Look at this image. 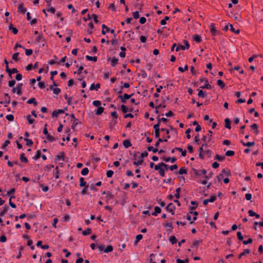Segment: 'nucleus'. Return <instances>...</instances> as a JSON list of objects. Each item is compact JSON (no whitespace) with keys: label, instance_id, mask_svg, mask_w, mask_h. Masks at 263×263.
<instances>
[{"label":"nucleus","instance_id":"1","mask_svg":"<svg viewBox=\"0 0 263 263\" xmlns=\"http://www.w3.org/2000/svg\"><path fill=\"white\" fill-rule=\"evenodd\" d=\"M209 132L210 133V137L207 139L206 135L203 136L202 140L204 144H203L202 146L200 147L198 149L199 152V157L202 159H203V154H202L203 152H204L203 147H205V148L208 147V143L211 140V137L212 136V132L209 130Z\"/></svg>","mask_w":263,"mask_h":263},{"label":"nucleus","instance_id":"2","mask_svg":"<svg viewBox=\"0 0 263 263\" xmlns=\"http://www.w3.org/2000/svg\"><path fill=\"white\" fill-rule=\"evenodd\" d=\"M157 123L154 125V129H155V136L157 138H160V128L159 127L161 124V121H163L164 123H165L167 122V119L165 118H159L158 116L157 118Z\"/></svg>","mask_w":263,"mask_h":263},{"label":"nucleus","instance_id":"3","mask_svg":"<svg viewBox=\"0 0 263 263\" xmlns=\"http://www.w3.org/2000/svg\"><path fill=\"white\" fill-rule=\"evenodd\" d=\"M184 45L178 44V46L176 48V51H178L180 49L184 50L185 49H188L190 47V44L187 40H184Z\"/></svg>","mask_w":263,"mask_h":263},{"label":"nucleus","instance_id":"4","mask_svg":"<svg viewBox=\"0 0 263 263\" xmlns=\"http://www.w3.org/2000/svg\"><path fill=\"white\" fill-rule=\"evenodd\" d=\"M23 84L18 83L16 87H13L12 88V91L13 93L16 92V93L21 96L22 95V89Z\"/></svg>","mask_w":263,"mask_h":263},{"label":"nucleus","instance_id":"5","mask_svg":"<svg viewBox=\"0 0 263 263\" xmlns=\"http://www.w3.org/2000/svg\"><path fill=\"white\" fill-rule=\"evenodd\" d=\"M200 82H204L206 83V84H205L204 86H200V88L202 89H211L212 88L211 85L209 84L208 80L205 78H200Z\"/></svg>","mask_w":263,"mask_h":263},{"label":"nucleus","instance_id":"6","mask_svg":"<svg viewBox=\"0 0 263 263\" xmlns=\"http://www.w3.org/2000/svg\"><path fill=\"white\" fill-rule=\"evenodd\" d=\"M154 168L155 170L158 171L161 176L164 177L165 176L164 169L159 165V163L158 165H155Z\"/></svg>","mask_w":263,"mask_h":263},{"label":"nucleus","instance_id":"7","mask_svg":"<svg viewBox=\"0 0 263 263\" xmlns=\"http://www.w3.org/2000/svg\"><path fill=\"white\" fill-rule=\"evenodd\" d=\"M166 210L169 212H171L172 215H174L175 214V205L172 203H169L166 207L165 208Z\"/></svg>","mask_w":263,"mask_h":263},{"label":"nucleus","instance_id":"8","mask_svg":"<svg viewBox=\"0 0 263 263\" xmlns=\"http://www.w3.org/2000/svg\"><path fill=\"white\" fill-rule=\"evenodd\" d=\"M133 95V93L131 95H128L125 93L123 96H119L118 97L120 99L121 102L124 103L126 100L129 99Z\"/></svg>","mask_w":263,"mask_h":263},{"label":"nucleus","instance_id":"9","mask_svg":"<svg viewBox=\"0 0 263 263\" xmlns=\"http://www.w3.org/2000/svg\"><path fill=\"white\" fill-rule=\"evenodd\" d=\"M10 97L9 96L8 93H5V101L4 102H1V104L4 103L5 104V106H7V104L10 103Z\"/></svg>","mask_w":263,"mask_h":263},{"label":"nucleus","instance_id":"10","mask_svg":"<svg viewBox=\"0 0 263 263\" xmlns=\"http://www.w3.org/2000/svg\"><path fill=\"white\" fill-rule=\"evenodd\" d=\"M35 41L37 43H43V46L44 45V44L43 43L44 42V38L43 36V34H41L37 36Z\"/></svg>","mask_w":263,"mask_h":263},{"label":"nucleus","instance_id":"11","mask_svg":"<svg viewBox=\"0 0 263 263\" xmlns=\"http://www.w3.org/2000/svg\"><path fill=\"white\" fill-rule=\"evenodd\" d=\"M18 11L21 13L25 14L26 11V9L24 7L23 4H20L18 6Z\"/></svg>","mask_w":263,"mask_h":263},{"label":"nucleus","instance_id":"12","mask_svg":"<svg viewBox=\"0 0 263 263\" xmlns=\"http://www.w3.org/2000/svg\"><path fill=\"white\" fill-rule=\"evenodd\" d=\"M202 154H203V158H204L205 156L208 158H210L211 156L212 152L209 149H206L204 150V152H203Z\"/></svg>","mask_w":263,"mask_h":263},{"label":"nucleus","instance_id":"13","mask_svg":"<svg viewBox=\"0 0 263 263\" xmlns=\"http://www.w3.org/2000/svg\"><path fill=\"white\" fill-rule=\"evenodd\" d=\"M100 88V83H97L96 85H95L94 83H92L90 87V90H97L99 88Z\"/></svg>","mask_w":263,"mask_h":263},{"label":"nucleus","instance_id":"14","mask_svg":"<svg viewBox=\"0 0 263 263\" xmlns=\"http://www.w3.org/2000/svg\"><path fill=\"white\" fill-rule=\"evenodd\" d=\"M193 39L196 43H200L201 42V39L199 35L194 34L193 36Z\"/></svg>","mask_w":263,"mask_h":263},{"label":"nucleus","instance_id":"15","mask_svg":"<svg viewBox=\"0 0 263 263\" xmlns=\"http://www.w3.org/2000/svg\"><path fill=\"white\" fill-rule=\"evenodd\" d=\"M102 30L101 31L102 34H105L107 32L109 31V28L107 27L105 24L102 25Z\"/></svg>","mask_w":263,"mask_h":263},{"label":"nucleus","instance_id":"16","mask_svg":"<svg viewBox=\"0 0 263 263\" xmlns=\"http://www.w3.org/2000/svg\"><path fill=\"white\" fill-rule=\"evenodd\" d=\"M123 144L125 148H128L132 146V144L129 140H125L123 142Z\"/></svg>","mask_w":263,"mask_h":263},{"label":"nucleus","instance_id":"17","mask_svg":"<svg viewBox=\"0 0 263 263\" xmlns=\"http://www.w3.org/2000/svg\"><path fill=\"white\" fill-rule=\"evenodd\" d=\"M210 31L212 33L213 35L216 34L217 31L216 30V28L215 27V25L214 24H211L210 26Z\"/></svg>","mask_w":263,"mask_h":263},{"label":"nucleus","instance_id":"18","mask_svg":"<svg viewBox=\"0 0 263 263\" xmlns=\"http://www.w3.org/2000/svg\"><path fill=\"white\" fill-rule=\"evenodd\" d=\"M110 62H111V65L112 67H114L118 64V59H117L115 57H114L110 60Z\"/></svg>","mask_w":263,"mask_h":263},{"label":"nucleus","instance_id":"19","mask_svg":"<svg viewBox=\"0 0 263 263\" xmlns=\"http://www.w3.org/2000/svg\"><path fill=\"white\" fill-rule=\"evenodd\" d=\"M198 96L199 97L204 98L206 97V93L205 91H203L202 90H199V89H198Z\"/></svg>","mask_w":263,"mask_h":263},{"label":"nucleus","instance_id":"20","mask_svg":"<svg viewBox=\"0 0 263 263\" xmlns=\"http://www.w3.org/2000/svg\"><path fill=\"white\" fill-rule=\"evenodd\" d=\"M251 128L252 129H254L255 130L254 133L256 135H257L259 133L258 129V125L256 123H254L251 126Z\"/></svg>","mask_w":263,"mask_h":263},{"label":"nucleus","instance_id":"21","mask_svg":"<svg viewBox=\"0 0 263 263\" xmlns=\"http://www.w3.org/2000/svg\"><path fill=\"white\" fill-rule=\"evenodd\" d=\"M161 210L159 206H155V212L152 213V215L157 216L158 214L161 213Z\"/></svg>","mask_w":263,"mask_h":263},{"label":"nucleus","instance_id":"22","mask_svg":"<svg viewBox=\"0 0 263 263\" xmlns=\"http://www.w3.org/2000/svg\"><path fill=\"white\" fill-rule=\"evenodd\" d=\"M9 30H11L13 34H16L18 32V30L15 28L13 27L12 24H10L9 26Z\"/></svg>","mask_w":263,"mask_h":263},{"label":"nucleus","instance_id":"23","mask_svg":"<svg viewBox=\"0 0 263 263\" xmlns=\"http://www.w3.org/2000/svg\"><path fill=\"white\" fill-rule=\"evenodd\" d=\"M104 110V107H99L98 109L96 110V114L97 115H100L102 114Z\"/></svg>","mask_w":263,"mask_h":263},{"label":"nucleus","instance_id":"24","mask_svg":"<svg viewBox=\"0 0 263 263\" xmlns=\"http://www.w3.org/2000/svg\"><path fill=\"white\" fill-rule=\"evenodd\" d=\"M20 160L21 162L27 163L28 162V159L25 156V154L24 153H22L20 155Z\"/></svg>","mask_w":263,"mask_h":263},{"label":"nucleus","instance_id":"25","mask_svg":"<svg viewBox=\"0 0 263 263\" xmlns=\"http://www.w3.org/2000/svg\"><path fill=\"white\" fill-rule=\"evenodd\" d=\"M9 206L7 205H5L3 211L0 213V216H3L8 211Z\"/></svg>","mask_w":263,"mask_h":263},{"label":"nucleus","instance_id":"26","mask_svg":"<svg viewBox=\"0 0 263 263\" xmlns=\"http://www.w3.org/2000/svg\"><path fill=\"white\" fill-rule=\"evenodd\" d=\"M163 141L167 142V139H162L161 138H158V141H157V142L155 144V146H156V147H157L159 145L160 143L162 142Z\"/></svg>","mask_w":263,"mask_h":263},{"label":"nucleus","instance_id":"27","mask_svg":"<svg viewBox=\"0 0 263 263\" xmlns=\"http://www.w3.org/2000/svg\"><path fill=\"white\" fill-rule=\"evenodd\" d=\"M229 27H230V30L233 32H234L236 34H239V32H240V30L239 29H237V30H235V29L233 27V25L232 24H229Z\"/></svg>","mask_w":263,"mask_h":263},{"label":"nucleus","instance_id":"28","mask_svg":"<svg viewBox=\"0 0 263 263\" xmlns=\"http://www.w3.org/2000/svg\"><path fill=\"white\" fill-rule=\"evenodd\" d=\"M241 143H242V144L244 146H248V147L252 146L254 145V144H255V142H247V143H245L242 141H241Z\"/></svg>","mask_w":263,"mask_h":263},{"label":"nucleus","instance_id":"29","mask_svg":"<svg viewBox=\"0 0 263 263\" xmlns=\"http://www.w3.org/2000/svg\"><path fill=\"white\" fill-rule=\"evenodd\" d=\"M224 122H225V123H226V124H225L226 128H228V129H230L231 128V125H230L231 121H230V120L228 118H226L224 120Z\"/></svg>","mask_w":263,"mask_h":263},{"label":"nucleus","instance_id":"30","mask_svg":"<svg viewBox=\"0 0 263 263\" xmlns=\"http://www.w3.org/2000/svg\"><path fill=\"white\" fill-rule=\"evenodd\" d=\"M86 59L88 61L96 62L97 61V57H90L89 55H86Z\"/></svg>","mask_w":263,"mask_h":263},{"label":"nucleus","instance_id":"31","mask_svg":"<svg viewBox=\"0 0 263 263\" xmlns=\"http://www.w3.org/2000/svg\"><path fill=\"white\" fill-rule=\"evenodd\" d=\"M114 196L110 192H107L106 196V200L108 201L114 198Z\"/></svg>","mask_w":263,"mask_h":263},{"label":"nucleus","instance_id":"32","mask_svg":"<svg viewBox=\"0 0 263 263\" xmlns=\"http://www.w3.org/2000/svg\"><path fill=\"white\" fill-rule=\"evenodd\" d=\"M175 149L181 153L182 156L185 157L186 156V150L183 151L182 149V148H181V147H176V148H175Z\"/></svg>","mask_w":263,"mask_h":263},{"label":"nucleus","instance_id":"33","mask_svg":"<svg viewBox=\"0 0 263 263\" xmlns=\"http://www.w3.org/2000/svg\"><path fill=\"white\" fill-rule=\"evenodd\" d=\"M112 250H113L112 247L110 245H108L106 247V248L104 249V251L105 253H109V252H112Z\"/></svg>","mask_w":263,"mask_h":263},{"label":"nucleus","instance_id":"34","mask_svg":"<svg viewBox=\"0 0 263 263\" xmlns=\"http://www.w3.org/2000/svg\"><path fill=\"white\" fill-rule=\"evenodd\" d=\"M147 150L148 151H152L154 153H156L158 152V149L157 147H154L152 146H149L147 147Z\"/></svg>","mask_w":263,"mask_h":263},{"label":"nucleus","instance_id":"35","mask_svg":"<svg viewBox=\"0 0 263 263\" xmlns=\"http://www.w3.org/2000/svg\"><path fill=\"white\" fill-rule=\"evenodd\" d=\"M64 155H65V154L64 152H61L60 154V155L57 156L56 157V160H58V161H60L61 160H64Z\"/></svg>","mask_w":263,"mask_h":263},{"label":"nucleus","instance_id":"36","mask_svg":"<svg viewBox=\"0 0 263 263\" xmlns=\"http://www.w3.org/2000/svg\"><path fill=\"white\" fill-rule=\"evenodd\" d=\"M250 252V250L249 249L244 250L242 252H241L239 255V258H241V257L247 254H249Z\"/></svg>","mask_w":263,"mask_h":263},{"label":"nucleus","instance_id":"37","mask_svg":"<svg viewBox=\"0 0 263 263\" xmlns=\"http://www.w3.org/2000/svg\"><path fill=\"white\" fill-rule=\"evenodd\" d=\"M163 160L165 161V162H167L169 161H171L172 163H174L176 161V159L175 157H172V158H163Z\"/></svg>","mask_w":263,"mask_h":263},{"label":"nucleus","instance_id":"38","mask_svg":"<svg viewBox=\"0 0 263 263\" xmlns=\"http://www.w3.org/2000/svg\"><path fill=\"white\" fill-rule=\"evenodd\" d=\"M27 103H28V104L33 103L35 106H36L37 105V102L35 101V99L34 98H32L29 99L27 101Z\"/></svg>","mask_w":263,"mask_h":263},{"label":"nucleus","instance_id":"39","mask_svg":"<svg viewBox=\"0 0 263 263\" xmlns=\"http://www.w3.org/2000/svg\"><path fill=\"white\" fill-rule=\"evenodd\" d=\"M224 159L225 157L223 156L216 155L215 157V159L219 161H222Z\"/></svg>","mask_w":263,"mask_h":263},{"label":"nucleus","instance_id":"40","mask_svg":"<svg viewBox=\"0 0 263 263\" xmlns=\"http://www.w3.org/2000/svg\"><path fill=\"white\" fill-rule=\"evenodd\" d=\"M143 238V235L142 234H138L136 236V239L135 241L134 244L136 245L140 240H141Z\"/></svg>","mask_w":263,"mask_h":263},{"label":"nucleus","instance_id":"41","mask_svg":"<svg viewBox=\"0 0 263 263\" xmlns=\"http://www.w3.org/2000/svg\"><path fill=\"white\" fill-rule=\"evenodd\" d=\"M24 140L25 141H26V145H28V146H31L33 144V141H32V140L31 139H28L27 138H24Z\"/></svg>","mask_w":263,"mask_h":263},{"label":"nucleus","instance_id":"42","mask_svg":"<svg viewBox=\"0 0 263 263\" xmlns=\"http://www.w3.org/2000/svg\"><path fill=\"white\" fill-rule=\"evenodd\" d=\"M143 162V159L142 158H141L139 157V159L137 161L134 162V164L136 165H141Z\"/></svg>","mask_w":263,"mask_h":263},{"label":"nucleus","instance_id":"43","mask_svg":"<svg viewBox=\"0 0 263 263\" xmlns=\"http://www.w3.org/2000/svg\"><path fill=\"white\" fill-rule=\"evenodd\" d=\"M80 186H85L86 185V182L84 181V179L83 177L80 178Z\"/></svg>","mask_w":263,"mask_h":263},{"label":"nucleus","instance_id":"44","mask_svg":"<svg viewBox=\"0 0 263 263\" xmlns=\"http://www.w3.org/2000/svg\"><path fill=\"white\" fill-rule=\"evenodd\" d=\"M163 226L165 228H169L171 229H173V225L171 222H164L163 223Z\"/></svg>","mask_w":263,"mask_h":263},{"label":"nucleus","instance_id":"45","mask_svg":"<svg viewBox=\"0 0 263 263\" xmlns=\"http://www.w3.org/2000/svg\"><path fill=\"white\" fill-rule=\"evenodd\" d=\"M89 172V170L87 167H85L81 171V174L83 176L87 175Z\"/></svg>","mask_w":263,"mask_h":263},{"label":"nucleus","instance_id":"46","mask_svg":"<svg viewBox=\"0 0 263 263\" xmlns=\"http://www.w3.org/2000/svg\"><path fill=\"white\" fill-rule=\"evenodd\" d=\"M179 174L181 175L186 174L187 170L185 167H181L179 169Z\"/></svg>","mask_w":263,"mask_h":263},{"label":"nucleus","instance_id":"47","mask_svg":"<svg viewBox=\"0 0 263 263\" xmlns=\"http://www.w3.org/2000/svg\"><path fill=\"white\" fill-rule=\"evenodd\" d=\"M201 240H194L193 243V247H195L196 248H198L199 243L201 242Z\"/></svg>","mask_w":263,"mask_h":263},{"label":"nucleus","instance_id":"48","mask_svg":"<svg viewBox=\"0 0 263 263\" xmlns=\"http://www.w3.org/2000/svg\"><path fill=\"white\" fill-rule=\"evenodd\" d=\"M91 233V230L90 228H87L85 231L82 232L83 235L86 236Z\"/></svg>","mask_w":263,"mask_h":263},{"label":"nucleus","instance_id":"49","mask_svg":"<svg viewBox=\"0 0 263 263\" xmlns=\"http://www.w3.org/2000/svg\"><path fill=\"white\" fill-rule=\"evenodd\" d=\"M19 55V53L18 52H16L15 53H14L13 55H12V59L15 61V62H17L19 59H18V56Z\"/></svg>","mask_w":263,"mask_h":263},{"label":"nucleus","instance_id":"50","mask_svg":"<svg viewBox=\"0 0 263 263\" xmlns=\"http://www.w3.org/2000/svg\"><path fill=\"white\" fill-rule=\"evenodd\" d=\"M41 155V153L40 150L37 151L36 154L35 156L33 157V159L35 160H37L38 159H39L40 158Z\"/></svg>","mask_w":263,"mask_h":263},{"label":"nucleus","instance_id":"51","mask_svg":"<svg viewBox=\"0 0 263 263\" xmlns=\"http://www.w3.org/2000/svg\"><path fill=\"white\" fill-rule=\"evenodd\" d=\"M181 191V188L179 187H178L176 190V194H175V197L177 198V199H179V197H180V192Z\"/></svg>","mask_w":263,"mask_h":263},{"label":"nucleus","instance_id":"52","mask_svg":"<svg viewBox=\"0 0 263 263\" xmlns=\"http://www.w3.org/2000/svg\"><path fill=\"white\" fill-rule=\"evenodd\" d=\"M170 240V241L172 243V244H175L177 242V239L175 237V236H171L169 239Z\"/></svg>","mask_w":263,"mask_h":263},{"label":"nucleus","instance_id":"53","mask_svg":"<svg viewBox=\"0 0 263 263\" xmlns=\"http://www.w3.org/2000/svg\"><path fill=\"white\" fill-rule=\"evenodd\" d=\"M18 72V71L16 68H13L10 69V71L9 73V76L11 78V75L12 73H17Z\"/></svg>","mask_w":263,"mask_h":263},{"label":"nucleus","instance_id":"54","mask_svg":"<svg viewBox=\"0 0 263 263\" xmlns=\"http://www.w3.org/2000/svg\"><path fill=\"white\" fill-rule=\"evenodd\" d=\"M191 203L192 205H194L193 206L190 207V208L191 210H194V209H195L197 208V205H198V203L197 202L194 201H192L191 202Z\"/></svg>","mask_w":263,"mask_h":263},{"label":"nucleus","instance_id":"55","mask_svg":"<svg viewBox=\"0 0 263 263\" xmlns=\"http://www.w3.org/2000/svg\"><path fill=\"white\" fill-rule=\"evenodd\" d=\"M26 55L27 56H29L31 55L33 53V51L31 49H25Z\"/></svg>","mask_w":263,"mask_h":263},{"label":"nucleus","instance_id":"56","mask_svg":"<svg viewBox=\"0 0 263 263\" xmlns=\"http://www.w3.org/2000/svg\"><path fill=\"white\" fill-rule=\"evenodd\" d=\"M27 120L28 121V123L30 124H32L34 122V119L31 118V117L30 115H28L27 116Z\"/></svg>","mask_w":263,"mask_h":263},{"label":"nucleus","instance_id":"57","mask_svg":"<svg viewBox=\"0 0 263 263\" xmlns=\"http://www.w3.org/2000/svg\"><path fill=\"white\" fill-rule=\"evenodd\" d=\"M155 255L154 254H151L149 256V261L150 263H156V262L154 260V258L155 257Z\"/></svg>","mask_w":263,"mask_h":263},{"label":"nucleus","instance_id":"58","mask_svg":"<svg viewBox=\"0 0 263 263\" xmlns=\"http://www.w3.org/2000/svg\"><path fill=\"white\" fill-rule=\"evenodd\" d=\"M88 187V185H86L85 186H84V189L81 192L82 195H85L87 193Z\"/></svg>","mask_w":263,"mask_h":263},{"label":"nucleus","instance_id":"59","mask_svg":"<svg viewBox=\"0 0 263 263\" xmlns=\"http://www.w3.org/2000/svg\"><path fill=\"white\" fill-rule=\"evenodd\" d=\"M121 108L123 113H126L128 111V108L124 105H122L121 106Z\"/></svg>","mask_w":263,"mask_h":263},{"label":"nucleus","instance_id":"60","mask_svg":"<svg viewBox=\"0 0 263 263\" xmlns=\"http://www.w3.org/2000/svg\"><path fill=\"white\" fill-rule=\"evenodd\" d=\"M217 84L218 86H220L221 88H223L225 86L224 83L221 80H217Z\"/></svg>","mask_w":263,"mask_h":263},{"label":"nucleus","instance_id":"61","mask_svg":"<svg viewBox=\"0 0 263 263\" xmlns=\"http://www.w3.org/2000/svg\"><path fill=\"white\" fill-rule=\"evenodd\" d=\"M6 118L9 121H12L14 120V116L13 115L10 114L7 115Z\"/></svg>","mask_w":263,"mask_h":263},{"label":"nucleus","instance_id":"62","mask_svg":"<svg viewBox=\"0 0 263 263\" xmlns=\"http://www.w3.org/2000/svg\"><path fill=\"white\" fill-rule=\"evenodd\" d=\"M46 139L49 142H52L54 140L53 137L51 135H50L49 134L46 136Z\"/></svg>","mask_w":263,"mask_h":263},{"label":"nucleus","instance_id":"63","mask_svg":"<svg viewBox=\"0 0 263 263\" xmlns=\"http://www.w3.org/2000/svg\"><path fill=\"white\" fill-rule=\"evenodd\" d=\"M235 154V152L233 151H228L226 153V155L227 156H233Z\"/></svg>","mask_w":263,"mask_h":263},{"label":"nucleus","instance_id":"64","mask_svg":"<svg viewBox=\"0 0 263 263\" xmlns=\"http://www.w3.org/2000/svg\"><path fill=\"white\" fill-rule=\"evenodd\" d=\"M177 263H188L189 260L188 259H185V260H181V259H177Z\"/></svg>","mask_w":263,"mask_h":263}]
</instances>
